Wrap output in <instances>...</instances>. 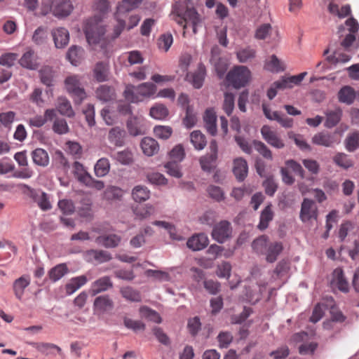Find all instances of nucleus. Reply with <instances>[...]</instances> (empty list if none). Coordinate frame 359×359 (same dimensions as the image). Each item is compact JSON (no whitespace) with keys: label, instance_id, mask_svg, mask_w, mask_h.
<instances>
[{"label":"nucleus","instance_id":"nucleus-48","mask_svg":"<svg viewBox=\"0 0 359 359\" xmlns=\"http://www.w3.org/2000/svg\"><path fill=\"white\" fill-rule=\"evenodd\" d=\"M67 271L68 269L66 264H60L52 268L48 273V276L50 280L55 282L64 276Z\"/></svg>","mask_w":359,"mask_h":359},{"label":"nucleus","instance_id":"nucleus-21","mask_svg":"<svg viewBox=\"0 0 359 359\" xmlns=\"http://www.w3.org/2000/svg\"><path fill=\"white\" fill-rule=\"evenodd\" d=\"M144 119L142 116H133L127 121V128L129 133L133 136L140 135L144 133L143 129Z\"/></svg>","mask_w":359,"mask_h":359},{"label":"nucleus","instance_id":"nucleus-43","mask_svg":"<svg viewBox=\"0 0 359 359\" xmlns=\"http://www.w3.org/2000/svg\"><path fill=\"white\" fill-rule=\"evenodd\" d=\"M110 170V163L107 158H102L99 159L95 165V174L98 177L107 175Z\"/></svg>","mask_w":359,"mask_h":359},{"label":"nucleus","instance_id":"nucleus-47","mask_svg":"<svg viewBox=\"0 0 359 359\" xmlns=\"http://www.w3.org/2000/svg\"><path fill=\"white\" fill-rule=\"evenodd\" d=\"M96 94L99 100L107 102L114 98V90L112 88L103 85L97 88Z\"/></svg>","mask_w":359,"mask_h":359},{"label":"nucleus","instance_id":"nucleus-27","mask_svg":"<svg viewBox=\"0 0 359 359\" xmlns=\"http://www.w3.org/2000/svg\"><path fill=\"white\" fill-rule=\"evenodd\" d=\"M332 283L340 291L347 292L348 291V283L344 276V271L341 268H337L332 273Z\"/></svg>","mask_w":359,"mask_h":359},{"label":"nucleus","instance_id":"nucleus-42","mask_svg":"<svg viewBox=\"0 0 359 359\" xmlns=\"http://www.w3.org/2000/svg\"><path fill=\"white\" fill-rule=\"evenodd\" d=\"M269 243V238L262 235L252 242V248L257 254L264 255Z\"/></svg>","mask_w":359,"mask_h":359},{"label":"nucleus","instance_id":"nucleus-34","mask_svg":"<svg viewBox=\"0 0 359 359\" xmlns=\"http://www.w3.org/2000/svg\"><path fill=\"white\" fill-rule=\"evenodd\" d=\"M41 82L48 87L54 84L55 73L52 67L49 66L43 67L39 72Z\"/></svg>","mask_w":359,"mask_h":359},{"label":"nucleus","instance_id":"nucleus-6","mask_svg":"<svg viewBox=\"0 0 359 359\" xmlns=\"http://www.w3.org/2000/svg\"><path fill=\"white\" fill-rule=\"evenodd\" d=\"M210 152L199 159L201 167L203 171L211 172L217 164L218 157V147L216 140H213L210 142Z\"/></svg>","mask_w":359,"mask_h":359},{"label":"nucleus","instance_id":"nucleus-31","mask_svg":"<svg viewBox=\"0 0 359 359\" xmlns=\"http://www.w3.org/2000/svg\"><path fill=\"white\" fill-rule=\"evenodd\" d=\"M274 216L272 210V205L269 204L266 205L262 211L259 218V222L257 227L259 230L263 231L268 228L269 222L273 219Z\"/></svg>","mask_w":359,"mask_h":359},{"label":"nucleus","instance_id":"nucleus-37","mask_svg":"<svg viewBox=\"0 0 359 359\" xmlns=\"http://www.w3.org/2000/svg\"><path fill=\"white\" fill-rule=\"evenodd\" d=\"M32 157L35 164L46 167L49 163V156L47 151L43 149L37 148L32 152Z\"/></svg>","mask_w":359,"mask_h":359},{"label":"nucleus","instance_id":"nucleus-57","mask_svg":"<svg viewBox=\"0 0 359 359\" xmlns=\"http://www.w3.org/2000/svg\"><path fill=\"white\" fill-rule=\"evenodd\" d=\"M173 43V37L170 33H165L161 34L158 39V46L160 49H163L167 52Z\"/></svg>","mask_w":359,"mask_h":359},{"label":"nucleus","instance_id":"nucleus-23","mask_svg":"<svg viewBox=\"0 0 359 359\" xmlns=\"http://www.w3.org/2000/svg\"><path fill=\"white\" fill-rule=\"evenodd\" d=\"M121 241V237L117 234H104L97 236L95 238L97 244L104 246L107 248H114L117 247Z\"/></svg>","mask_w":359,"mask_h":359},{"label":"nucleus","instance_id":"nucleus-4","mask_svg":"<svg viewBox=\"0 0 359 359\" xmlns=\"http://www.w3.org/2000/svg\"><path fill=\"white\" fill-rule=\"evenodd\" d=\"M251 72L247 67L237 66L226 75V81L235 88L244 87L250 81Z\"/></svg>","mask_w":359,"mask_h":359},{"label":"nucleus","instance_id":"nucleus-50","mask_svg":"<svg viewBox=\"0 0 359 359\" xmlns=\"http://www.w3.org/2000/svg\"><path fill=\"white\" fill-rule=\"evenodd\" d=\"M333 161L338 166L348 169L353 165V161L344 153H337L333 158Z\"/></svg>","mask_w":359,"mask_h":359},{"label":"nucleus","instance_id":"nucleus-32","mask_svg":"<svg viewBox=\"0 0 359 359\" xmlns=\"http://www.w3.org/2000/svg\"><path fill=\"white\" fill-rule=\"evenodd\" d=\"M86 255L90 260L96 261L98 263H104L111 259L109 252L102 250H90Z\"/></svg>","mask_w":359,"mask_h":359},{"label":"nucleus","instance_id":"nucleus-26","mask_svg":"<svg viewBox=\"0 0 359 359\" xmlns=\"http://www.w3.org/2000/svg\"><path fill=\"white\" fill-rule=\"evenodd\" d=\"M203 120L207 131L212 135L217 133V116L215 111L212 109L205 110Z\"/></svg>","mask_w":359,"mask_h":359},{"label":"nucleus","instance_id":"nucleus-58","mask_svg":"<svg viewBox=\"0 0 359 359\" xmlns=\"http://www.w3.org/2000/svg\"><path fill=\"white\" fill-rule=\"evenodd\" d=\"M170 161L180 163L185 156L184 149L182 144L176 145L170 152Z\"/></svg>","mask_w":359,"mask_h":359},{"label":"nucleus","instance_id":"nucleus-14","mask_svg":"<svg viewBox=\"0 0 359 359\" xmlns=\"http://www.w3.org/2000/svg\"><path fill=\"white\" fill-rule=\"evenodd\" d=\"M31 279L29 276L23 275L14 280L13 290L17 299L21 301L23 298L25 289L30 285Z\"/></svg>","mask_w":359,"mask_h":359},{"label":"nucleus","instance_id":"nucleus-39","mask_svg":"<svg viewBox=\"0 0 359 359\" xmlns=\"http://www.w3.org/2000/svg\"><path fill=\"white\" fill-rule=\"evenodd\" d=\"M338 97L339 102L351 104L355 98V93L353 88L346 86L341 88L338 93Z\"/></svg>","mask_w":359,"mask_h":359},{"label":"nucleus","instance_id":"nucleus-62","mask_svg":"<svg viewBox=\"0 0 359 359\" xmlns=\"http://www.w3.org/2000/svg\"><path fill=\"white\" fill-rule=\"evenodd\" d=\"M234 109V95L231 93H224L223 109L225 113L230 116Z\"/></svg>","mask_w":359,"mask_h":359},{"label":"nucleus","instance_id":"nucleus-9","mask_svg":"<svg viewBox=\"0 0 359 359\" xmlns=\"http://www.w3.org/2000/svg\"><path fill=\"white\" fill-rule=\"evenodd\" d=\"M312 143L325 147H332L334 144L339 143L335 133L327 131H321L316 133L312 137Z\"/></svg>","mask_w":359,"mask_h":359},{"label":"nucleus","instance_id":"nucleus-13","mask_svg":"<svg viewBox=\"0 0 359 359\" xmlns=\"http://www.w3.org/2000/svg\"><path fill=\"white\" fill-rule=\"evenodd\" d=\"M261 133L263 138L268 144L277 149L284 147L283 141L279 137L277 133L272 130L268 126H264L261 129Z\"/></svg>","mask_w":359,"mask_h":359},{"label":"nucleus","instance_id":"nucleus-1","mask_svg":"<svg viewBox=\"0 0 359 359\" xmlns=\"http://www.w3.org/2000/svg\"><path fill=\"white\" fill-rule=\"evenodd\" d=\"M110 8L108 0H94L93 9L99 14L86 19L84 21L83 29L86 40L89 45L93 46L101 43L102 47L104 43V36L106 32L105 27L100 25L104 15Z\"/></svg>","mask_w":359,"mask_h":359},{"label":"nucleus","instance_id":"nucleus-18","mask_svg":"<svg viewBox=\"0 0 359 359\" xmlns=\"http://www.w3.org/2000/svg\"><path fill=\"white\" fill-rule=\"evenodd\" d=\"M51 33L56 48H62L68 44L69 34L67 29L58 27L53 29Z\"/></svg>","mask_w":359,"mask_h":359},{"label":"nucleus","instance_id":"nucleus-63","mask_svg":"<svg viewBox=\"0 0 359 359\" xmlns=\"http://www.w3.org/2000/svg\"><path fill=\"white\" fill-rule=\"evenodd\" d=\"M114 158L121 163L124 165L130 164L133 160V156L130 151L125 149L121 151H118L114 156Z\"/></svg>","mask_w":359,"mask_h":359},{"label":"nucleus","instance_id":"nucleus-60","mask_svg":"<svg viewBox=\"0 0 359 359\" xmlns=\"http://www.w3.org/2000/svg\"><path fill=\"white\" fill-rule=\"evenodd\" d=\"M164 167L165 168V171L170 176L177 178H180L182 176L179 163L175 161H169L165 165Z\"/></svg>","mask_w":359,"mask_h":359},{"label":"nucleus","instance_id":"nucleus-2","mask_svg":"<svg viewBox=\"0 0 359 359\" xmlns=\"http://www.w3.org/2000/svg\"><path fill=\"white\" fill-rule=\"evenodd\" d=\"M171 15L184 29L191 26L194 34L203 25V18L194 8L191 0H178L172 6Z\"/></svg>","mask_w":359,"mask_h":359},{"label":"nucleus","instance_id":"nucleus-33","mask_svg":"<svg viewBox=\"0 0 359 359\" xmlns=\"http://www.w3.org/2000/svg\"><path fill=\"white\" fill-rule=\"evenodd\" d=\"M133 199L137 203L146 201L150 197V191L143 185H137L132 190Z\"/></svg>","mask_w":359,"mask_h":359},{"label":"nucleus","instance_id":"nucleus-29","mask_svg":"<svg viewBox=\"0 0 359 359\" xmlns=\"http://www.w3.org/2000/svg\"><path fill=\"white\" fill-rule=\"evenodd\" d=\"M114 307V302L108 295H101L95 298L94 301V309L99 312H106L111 310Z\"/></svg>","mask_w":359,"mask_h":359},{"label":"nucleus","instance_id":"nucleus-38","mask_svg":"<svg viewBox=\"0 0 359 359\" xmlns=\"http://www.w3.org/2000/svg\"><path fill=\"white\" fill-rule=\"evenodd\" d=\"M87 283V278L85 276H80L72 278L65 286L67 294H72L81 287Z\"/></svg>","mask_w":359,"mask_h":359},{"label":"nucleus","instance_id":"nucleus-40","mask_svg":"<svg viewBox=\"0 0 359 359\" xmlns=\"http://www.w3.org/2000/svg\"><path fill=\"white\" fill-rule=\"evenodd\" d=\"M57 111L62 115L68 117H73L74 116V111L70 102L64 97H60L57 100Z\"/></svg>","mask_w":359,"mask_h":359},{"label":"nucleus","instance_id":"nucleus-11","mask_svg":"<svg viewBox=\"0 0 359 359\" xmlns=\"http://www.w3.org/2000/svg\"><path fill=\"white\" fill-rule=\"evenodd\" d=\"M306 74V72H302L295 76H283L280 80L275 81L273 86L281 90L292 88L294 86L299 85Z\"/></svg>","mask_w":359,"mask_h":359},{"label":"nucleus","instance_id":"nucleus-46","mask_svg":"<svg viewBox=\"0 0 359 359\" xmlns=\"http://www.w3.org/2000/svg\"><path fill=\"white\" fill-rule=\"evenodd\" d=\"M36 348L43 354L54 355L55 351H57L59 354L62 353V349L57 345L51 343H39L36 346Z\"/></svg>","mask_w":359,"mask_h":359},{"label":"nucleus","instance_id":"nucleus-41","mask_svg":"<svg viewBox=\"0 0 359 359\" xmlns=\"http://www.w3.org/2000/svg\"><path fill=\"white\" fill-rule=\"evenodd\" d=\"M191 142L197 150H202L206 146V138L199 130H194L190 135Z\"/></svg>","mask_w":359,"mask_h":359},{"label":"nucleus","instance_id":"nucleus-17","mask_svg":"<svg viewBox=\"0 0 359 359\" xmlns=\"http://www.w3.org/2000/svg\"><path fill=\"white\" fill-rule=\"evenodd\" d=\"M113 287V283L109 276H103L94 281L90 288L89 292L92 296L105 292Z\"/></svg>","mask_w":359,"mask_h":359},{"label":"nucleus","instance_id":"nucleus-12","mask_svg":"<svg viewBox=\"0 0 359 359\" xmlns=\"http://www.w3.org/2000/svg\"><path fill=\"white\" fill-rule=\"evenodd\" d=\"M29 189V197L37 203L39 207L42 210H48L51 209L52 206L50 204V202L49 201V198L43 191H39V190H35L34 189L28 188Z\"/></svg>","mask_w":359,"mask_h":359},{"label":"nucleus","instance_id":"nucleus-52","mask_svg":"<svg viewBox=\"0 0 359 359\" xmlns=\"http://www.w3.org/2000/svg\"><path fill=\"white\" fill-rule=\"evenodd\" d=\"M256 55V50L251 47H246L240 49L237 53V58L240 62L245 63L254 58Z\"/></svg>","mask_w":359,"mask_h":359},{"label":"nucleus","instance_id":"nucleus-53","mask_svg":"<svg viewBox=\"0 0 359 359\" xmlns=\"http://www.w3.org/2000/svg\"><path fill=\"white\" fill-rule=\"evenodd\" d=\"M123 195V191L115 186L107 188L104 192V198L108 201L120 200Z\"/></svg>","mask_w":359,"mask_h":359},{"label":"nucleus","instance_id":"nucleus-16","mask_svg":"<svg viewBox=\"0 0 359 359\" xmlns=\"http://www.w3.org/2000/svg\"><path fill=\"white\" fill-rule=\"evenodd\" d=\"M233 172L237 180L243 182L248 172L247 161L241 157L235 158L233 161Z\"/></svg>","mask_w":359,"mask_h":359},{"label":"nucleus","instance_id":"nucleus-5","mask_svg":"<svg viewBox=\"0 0 359 359\" xmlns=\"http://www.w3.org/2000/svg\"><path fill=\"white\" fill-rule=\"evenodd\" d=\"M67 92L72 95L75 104H80L86 97V93L81 87V78L77 75H71L65 81Z\"/></svg>","mask_w":359,"mask_h":359},{"label":"nucleus","instance_id":"nucleus-55","mask_svg":"<svg viewBox=\"0 0 359 359\" xmlns=\"http://www.w3.org/2000/svg\"><path fill=\"white\" fill-rule=\"evenodd\" d=\"M150 115L156 119H164L168 115V110L162 104H156L150 109Z\"/></svg>","mask_w":359,"mask_h":359},{"label":"nucleus","instance_id":"nucleus-24","mask_svg":"<svg viewBox=\"0 0 359 359\" xmlns=\"http://www.w3.org/2000/svg\"><path fill=\"white\" fill-rule=\"evenodd\" d=\"M283 246L281 242H270L264 255L267 262L273 263L282 252Z\"/></svg>","mask_w":359,"mask_h":359},{"label":"nucleus","instance_id":"nucleus-20","mask_svg":"<svg viewBox=\"0 0 359 359\" xmlns=\"http://www.w3.org/2000/svg\"><path fill=\"white\" fill-rule=\"evenodd\" d=\"M133 212L135 216V219L144 220L155 215L156 210L153 205L147 203L143 205H137L133 207Z\"/></svg>","mask_w":359,"mask_h":359},{"label":"nucleus","instance_id":"nucleus-19","mask_svg":"<svg viewBox=\"0 0 359 359\" xmlns=\"http://www.w3.org/2000/svg\"><path fill=\"white\" fill-rule=\"evenodd\" d=\"M20 65L25 68L34 70L38 68V56L32 49H28L19 60Z\"/></svg>","mask_w":359,"mask_h":359},{"label":"nucleus","instance_id":"nucleus-36","mask_svg":"<svg viewBox=\"0 0 359 359\" xmlns=\"http://www.w3.org/2000/svg\"><path fill=\"white\" fill-rule=\"evenodd\" d=\"M328 11L339 18H344L351 14V6L348 4L339 7L338 4L331 2L328 5Z\"/></svg>","mask_w":359,"mask_h":359},{"label":"nucleus","instance_id":"nucleus-8","mask_svg":"<svg viewBox=\"0 0 359 359\" xmlns=\"http://www.w3.org/2000/svg\"><path fill=\"white\" fill-rule=\"evenodd\" d=\"M299 217L303 222H307L311 219H317L318 208L313 200L309 198L303 200Z\"/></svg>","mask_w":359,"mask_h":359},{"label":"nucleus","instance_id":"nucleus-3","mask_svg":"<svg viewBox=\"0 0 359 359\" xmlns=\"http://www.w3.org/2000/svg\"><path fill=\"white\" fill-rule=\"evenodd\" d=\"M157 91V87L151 82L142 83L137 86L127 85L123 95L130 102L137 103L153 97Z\"/></svg>","mask_w":359,"mask_h":359},{"label":"nucleus","instance_id":"nucleus-7","mask_svg":"<svg viewBox=\"0 0 359 359\" xmlns=\"http://www.w3.org/2000/svg\"><path fill=\"white\" fill-rule=\"evenodd\" d=\"M231 231L230 222L223 220L214 226L211 235L214 240L223 243L231 236Z\"/></svg>","mask_w":359,"mask_h":359},{"label":"nucleus","instance_id":"nucleus-49","mask_svg":"<svg viewBox=\"0 0 359 359\" xmlns=\"http://www.w3.org/2000/svg\"><path fill=\"white\" fill-rule=\"evenodd\" d=\"M120 292L123 297L127 300L136 302L141 301L140 293L131 287L128 286L122 287L120 290Z\"/></svg>","mask_w":359,"mask_h":359},{"label":"nucleus","instance_id":"nucleus-51","mask_svg":"<svg viewBox=\"0 0 359 359\" xmlns=\"http://www.w3.org/2000/svg\"><path fill=\"white\" fill-rule=\"evenodd\" d=\"M264 68L271 72H279L285 69L284 66L275 55H273L270 60L266 62Z\"/></svg>","mask_w":359,"mask_h":359},{"label":"nucleus","instance_id":"nucleus-35","mask_svg":"<svg viewBox=\"0 0 359 359\" xmlns=\"http://www.w3.org/2000/svg\"><path fill=\"white\" fill-rule=\"evenodd\" d=\"M84 50L82 48L72 46L69 48L67 58L74 66H77L83 57Z\"/></svg>","mask_w":359,"mask_h":359},{"label":"nucleus","instance_id":"nucleus-64","mask_svg":"<svg viewBox=\"0 0 359 359\" xmlns=\"http://www.w3.org/2000/svg\"><path fill=\"white\" fill-rule=\"evenodd\" d=\"M272 27L270 24L265 23L259 26L255 34V37L259 40H264L269 36L271 32Z\"/></svg>","mask_w":359,"mask_h":359},{"label":"nucleus","instance_id":"nucleus-56","mask_svg":"<svg viewBox=\"0 0 359 359\" xmlns=\"http://www.w3.org/2000/svg\"><path fill=\"white\" fill-rule=\"evenodd\" d=\"M48 39L47 29L43 27H38L34 32L32 41L36 45L44 44Z\"/></svg>","mask_w":359,"mask_h":359},{"label":"nucleus","instance_id":"nucleus-10","mask_svg":"<svg viewBox=\"0 0 359 359\" xmlns=\"http://www.w3.org/2000/svg\"><path fill=\"white\" fill-rule=\"evenodd\" d=\"M73 8V5L69 0H61L57 1L53 8L51 6L46 8L43 13L46 14L48 11L52 10L54 15L57 17H65L72 13Z\"/></svg>","mask_w":359,"mask_h":359},{"label":"nucleus","instance_id":"nucleus-59","mask_svg":"<svg viewBox=\"0 0 359 359\" xmlns=\"http://www.w3.org/2000/svg\"><path fill=\"white\" fill-rule=\"evenodd\" d=\"M142 0H123L117 6L118 13H126L136 8Z\"/></svg>","mask_w":359,"mask_h":359},{"label":"nucleus","instance_id":"nucleus-45","mask_svg":"<svg viewBox=\"0 0 359 359\" xmlns=\"http://www.w3.org/2000/svg\"><path fill=\"white\" fill-rule=\"evenodd\" d=\"M74 175L80 182L84 184L86 180H89L90 175L86 170L84 166L78 161L73 165Z\"/></svg>","mask_w":359,"mask_h":359},{"label":"nucleus","instance_id":"nucleus-30","mask_svg":"<svg viewBox=\"0 0 359 359\" xmlns=\"http://www.w3.org/2000/svg\"><path fill=\"white\" fill-rule=\"evenodd\" d=\"M141 148L145 155L151 156L158 151L159 145L154 139L147 137L142 139Z\"/></svg>","mask_w":359,"mask_h":359},{"label":"nucleus","instance_id":"nucleus-22","mask_svg":"<svg viewBox=\"0 0 359 359\" xmlns=\"http://www.w3.org/2000/svg\"><path fill=\"white\" fill-rule=\"evenodd\" d=\"M208 238L205 233H199L191 236L187 242L189 248L196 251L206 248L208 245Z\"/></svg>","mask_w":359,"mask_h":359},{"label":"nucleus","instance_id":"nucleus-54","mask_svg":"<svg viewBox=\"0 0 359 359\" xmlns=\"http://www.w3.org/2000/svg\"><path fill=\"white\" fill-rule=\"evenodd\" d=\"M346 149L353 152L359 147V133L354 132L348 135L345 140Z\"/></svg>","mask_w":359,"mask_h":359},{"label":"nucleus","instance_id":"nucleus-25","mask_svg":"<svg viewBox=\"0 0 359 359\" xmlns=\"http://www.w3.org/2000/svg\"><path fill=\"white\" fill-rule=\"evenodd\" d=\"M325 114L326 119L324 125L328 128H332L336 126L339 123L342 117V110L340 107L327 110Z\"/></svg>","mask_w":359,"mask_h":359},{"label":"nucleus","instance_id":"nucleus-44","mask_svg":"<svg viewBox=\"0 0 359 359\" xmlns=\"http://www.w3.org/2000/svg\"><path fill=\"white\" fill-rule=\"evenodd\" d=\"M93 72L94 76L97 81H104L108 77V65L102 62H97L94 68Z\"/></svg>","mask_w":359,"mask_h":359},{"label":"nucleus","instance_id":"nucleus-28","mask_svg":"<svg viewBox=\"0 0 359 359\" xmlns=\"http://www.w3.org/2000/svg\"><path fill=\"white\" fill-rule=\"evenodd\" d=\"M126 132L120 127H114L110 129L108 134V140L111 144L116 147H121L124 144Z\"/></svg>","mask_w":359,"mask_h":359},{"label":"nucleus","instance_id":"nucleus-61","mask_svg":"<svg viewBox=\"0 0 359 359\" xmlns=\"http://www.w3.org/2000/svg\"><path fill=\"white\" fill-rule=\"evenodd\" d=\"M154 133L160 139L167 140L171 136L172 130L170 126H156L154 128Z\"/></svg>","mask_w":359,"mask_h":359},{"label":"nucleus","instance_id":"nucleus-15","mask_svg":"<svg viewBox=\"0 0 359 359\" xmlns=\"http://www.w3.org/2000/svg\"><path fill=\"white\" fill-rule=\"evenodd\" d=\"M206 70L204 65L200 63L194 73H187L186 79L195 88H201L203 84Z\"/></svg>","mask_w":359,"mask_h":359}]
</instances>
